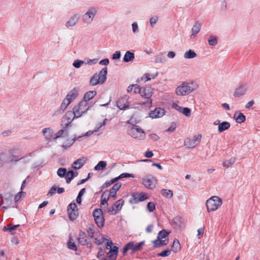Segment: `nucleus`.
Returning <instances> with one entry per match:
<instances>
[{"instance_id":"1","label":"nucleus","mask_w":260,"mask_h":260,"mask_svg":"<svg viewBox=\"0 0 260 260\" xmlns=\"http://www.w3.org/2000/svg\"><path fill=\"white\" fill-rule=\"evenodd\" d=\"M198 85L193 81H184L178 86L175 90V93L178 96H185L189 94L197 89Z\"/></svg>"},{"instance_id":"2","label":"nucleus","mask_w":260,"mask_h":260,"mask_svg":"<svg viewBox=\"0 0 260 260\" xmlns=\"http://www.w3.org/2000/svg\"><path fill=\"white\" fill-rule=\"evenodd\" d=\"M107 68L102 69L99 73H95L91 78L89 84L91 86L104 84L107 80Z\"/></svg>"},{"instance_id":"3","label":"nucleus","mask_w":260,"mask_h":260,"mask_svg":"<svg viewBox=\"0 0 260 260\" xmlns=\"http://www.w3.org/2000/svg\"><path fill=\"white\" fill-rule=\"evenodd\" d=\"M144 243V241H142L138 243H135L134 241L128 242L123 247L122 251L123 256H124L127 251L129 250H131L130 253L131 255H133L137 251L141 250L142 249Z\"/></svg>"},{"instance_id":"4","label":"nucleus","mask_w":260,"mask_h":260,"mask_svg":"<svg viewBox=\"0 0 260 260\" xmlns=\"http://www.w3.org/2000/svg\"><path fill=\"white\" fill-rule=\"evenodd\" d=\"M222 200L217 196H213L208 199L206 205L208 212L214 211L217 210L222 205Z\"/></svg>"},{"instance_id":"5","label":"nucleus","mask_w":260,"mask_h":260,"mask_svg":"<svg viewBox=\"0 0 260 260\" xmlns=\"http://www.w3.org/2000/svg\"><path fill=\"white\" fill-rule=\"evenodd\" d=\"M89 109L88 103L85 101H81L79 104L75 106L73 110L75 112V116L79 118L83 114L85 113Z\"/></svg>"},{"instance_id":"6","label":"nucleus","mask_w":260,"mask_h":260,"mask_svg":"<svg viewBox=\"0 0 260 260\" xmlns=\"http://www.w3.org/2000/svg\"><path fill=\"white\" fill-rule=\"evenodd\" d=\"M97 12L98 9L96 7H92L88 8L82 17L83 22L87 25L90 24L93 20Z\"/></svg>"},{"instance_id":"7","label":"nucleus","mask_w":260,"mask_h":260,"mask_svg":"<svg viewBox=\"0 0 260 260\" xmlns=\"http://www.w3.org/2000/svg\"><path fill=\"white\" fill-rule=\"evenodd\" d=\"M128 134L135 139L142 140L145 137V134L143 129L138 125H133L128 131Z\"/></svg>"},{"instance_id":"8","label":"nucleus","mask_w":260,"mask_h":260,"mask_svg":"<svg viewBox=\"0 0 260 260\" xmlns=\"http://www.w3.org/2000/svg\"><path fill=\"white\" fill-rule=\"evenodd\" d=\"M19 150L18 148H13L10 149L8 151V155L6 159V162L7 164L12 163L13 162H17L22 157H20L18 155Z\"/></svg>"},{"instance_id":"9","label":"nucleus","mask_w":260,"mask_h":260,"mask_svg":"<svg viewBox=\"0 0 260 260\" xmlns=\"http://www.w3.org/2000/svg\"><path fill=\"white\" fill-rule=\"evenodd\" d=\"M75 118L77 117L75 116V112L73 110L67 112L61 121V126H64V128H68L69 126H71V123Z\"/></svg>"},{"instance_id":"10","label":"nucleus","mask_w":260,"mask_h":260,"mask_svg":"<svg viewBox=\"0 0 260 260\" xmlns=\"http://www.w3.org/2000/svg\"><path fill=\"white\" fill-rule=\"evenodd\" d=\"M248 90V85L244 82L240 83L235 89L233 95L236 98H239L246 94Z\"/></svg>"},{"instance_id":"11","label":"nucleus","mask_w":260,"mask_h":260,"mask_svg":"<svg viewBox=\"0 0 260 260\" xmlns=\"http://www.w3.org/2000/svg\"><path fill=\"white\" fill-rule=\"evenodd\" d=\"M152 93L153 89L150 86L142 87L140 93L141 96L145 99L149 100L145 103V105H149L152 104V100H150V99L152 96Z\"/></svg>"},{"instance_id":"12","label":"nucleus","mask_w":260,"mask_h":260,"mask_svg":"<svg viewBox=\"0 0 260 260\" xmlns=\"http://www.w3.org/2000/svg\"><path fill=\"white\" fill-rule=\"evenodd\" d=\"M113 243L111 241L107 242V246L110 247V251L107 253V260H116L118 251V247L114 246L112 247Z\"/></svg>"},{"instance_id":"13","label":"nucleus","mask_w":260,"mask_h":260,"mask_svg":"<svg viewBox=\"0 0 260 260\" xmlns=\"http://www.w3.org/2000/svg\"><path fill=\"white\" fill-rule=\"evenodd\" d=\"M147 198L148 197L145 193H133L132 198L129 200V202L131 204H137L146 200Z\"/></svg>"},{"instance_id":"14","label":"nucleus","mask_w":260,"mask_h":260,"mask_svg":"<svg viewBox=\"0 0 260 260\" xmlns=\"http://www.w3.org/2000/svg\"><path fill=\"white\" fill-rule=\"evenodd\" d=\"M201 135L194 137L193 139L187 138L184 140V145L188 148L195 147L201 141Z\"/></svg>"},{"instance_id":"15","label":"nucleus","mask_w":260,"mask_h":260,"mask_svg":"<svg viewBox=\"0 0 260 260\" xmlns=\"http://www.w3.org/2000/svg\"><path fill=\"white\" fill-rule=\"evenodd\" d=\"M143 184L149 189H152L155 187V178L151 175H147L143 178Z\"/></svg>"},{"instance_id":"16","label":"nucleus","mask_w":260,"mask_h":260,"mask_svg":"<svg viewBox=\"0 0 260 260\" xmlns=\"http://www.w3.org/2000/svg\"><path fill=\"white\" fill-rule=\"evenodd\" d=\"M78 241L81 245H86L88 248L92 247V243L90 242H87V236L85 232L80 231L79 233Z\"/></svg>"},{"instance_id":"17","label":"nucleus","mask_w":260,"mask_h":260,"mask_svg":"<svg viewBox=\"0 0 260 260\" xmlns=\"http://www.w3.org/2000/svg\"><path fill=\"white\" fill-rule=\"evenodd\" d=\"M124 204V201L122 199H120L117 201L112 206L110 207L108 211L109 212L114 211L113 213V215L117 214L122 208Z\"/></svg>"},{"instance_id":"18","label":"nucleus","mask_w":260,"mask_h":260,"mask_svg":"<svg viewBox=\"0 0 260 260\" xmlns=\"http://www.w3.org/2000/svg\"><path fill=\"white\" fill-rule=\"evenodd\" d=\"M165 114V110L161 108H156L151 111L149 114V117L152 118H158L162 117Z\"/></svg>"},{"instance_id":"19","label":"nucleus","mask_w":260,"mask_h":260,"mask_svg":"<svg viewBox=\"0 0 260 260\" xmlns=\"http://www.w3.org/2000/svg\"><path fill=\"white\" fill-rule=\"evenodd\" d=\"M78 90L74 88L71 90L67 95L66 99L68 101V104H70L72 101L76 99L78 96Z\"/></svg>"},{"instance_id":"20","label":"nucleus","mask_w":260,"mask_h":260,"mask_svg":"<svg viewBox=\"0 0 260 260\" xmlns=\"http://www.w3.org/2000/svg\"><path fill=\"white\" fill-rule=\"evenodd\" d=\"M169 243V239H165L164 240L157 238L155 240L152 241L153 248L161 247L167 245Z\"/></svg>"},{"instance_id":"21","label":"nucleus","mask_w":260,"mask_h":260,"mask_svg":"<svg viewBox=\"0 0 260 260\" xmlns=\"http://www.w3.org/2000/svg\"><path fill=\"white\" fill-rule=\"evenodd\" d=\"M121 186V183L120 182H118L116 183H115L113 187L110 189L109 190V197H111V198H113L114 199H115L116 193L117 191L119 189V188Z\"/></svg>"},{"instance_id":"22","label":"nucleus","mask_w":260,"mask_h":260,"mask_svg":"<svg viewBox=\"0 0 260 260\" xmlns=\"http://www.w3.org/2000/svg\"><path fill=\"white\" fill-rule=\"evenodd\" d=\"M86 162V158L82 157L77 159L72 164V167L74 169H80Z\"/></svg>"},{"instance_id":"23","label":"nucleus","mask_w":260,"mask_h":260,"mask_svg":"<svg viewBox=\"0 0 260 260\" xmlns=\"http://www.w3.org/2000/svg\"><path fill=\"white\" fill-rule=\"evenodd\" d=\"M201 28V23L196 21L191 29L192 34L190 36L191 38H194L200 32Z\"/></svg>"},{"instance_id":"24","label":"nucleus","mask_w":260,"mask_h":260,"mask_svg":"<svg viewBox=\"0 0 260 260\" xmlns=\"http://www.w3.org/2000/svg\"><path fill=\"white\" fill-rule=\"evenodd\" d=\"M43 135L47 140H50L53 137V131L50 127L45 128L42 131Z\"/></svg>"},{"instance_id":"25","label":"nucleus","mask_w":260,"mask_h":260,"mask_svg":"<svg viewBox=\"0 0 260 260\" xmlns=\"http://www.w3.org/2000/svg\"><path fill=\"white\" fill-rule=\"evenodd\" d=\"M79 20V16L74 15L66 23L67 27H72L76 25Z\"/></svg>"},{"instance_id":"26","label":"nucleus","mask_w":260,"mask_h":260,"mask_svg":"<svg viewBox=\"0 0 260 260\" xmlns=\"http://www.w3.org/2000/svg\"><path fill=\"white\" fill-rule=\"evenodd\" d=\"M117 106L120 110H126L129 108L128 103L124 99H120L117 102Z\"/></svg>"},{"instance_id":"27","label":"nucleus","mask_w":260,"mask_h":260,"mask_svg":"<svg viewBox=\"0 0 260 260\" xmlns=\"http://www.w3.org/2000/svg\"><path fill=\"white\" fill-rule=\"evenodd\" d=\"M96 94V91L95 90H91L86 92L84 94L83 100L82 101H85L87 103L88 101L94 97Z\"/></svg>"},{"instance_id":"28","label":"nucleus","mask_w":260,"mask_h":260,"mask_svg":"<svg viewBox=\"0 0 260 260\" xmlns=\"http://www.w3.org/2000/svg\"><path fill=\"white\" fill-rule=\"evenodd\" d=\"M173 223L175 228H181L183 226V219L180 216H177L173 219Z\"/></svg>"},{"instance_id":"29","label":"nucleus","mask_w":260,"mask_h":260,"mask_svg":"<svg viewBox=\"0 0 260 260\" xmlns=\"http://www.w3.org/2000/svg\"><path fill=\"white\" fill-rule=\"evenodd\" d=\"M62 127V129L59 130L56 134H55V136L53 137L54 139L63 137L68 134L67 128H64V126H63Z\"/></svg>"},{"instance_id":"30","label":"nucleus","mask_w":260,"mask_h":260,"mask_svg":"<svg viewBox=\"0 0 260 260\" xmlns=\"http://www.w3.org/2000/svg\"><path fill=\"white\" fill-rule=\"evenodd\" d=\"M135 58V54L134 53L127 51L125 52L123 60L125 62H128L129 61H132Z\"/></svg>"},{"instance_id":"31","label":"nucleus","mask_w":260,"mask_h":260,"mask_svg":"<svg viewBox=\"0 0 260 260\" xmlns=\"http://www.w3.org/2000/svg\"><path fill=\"white\" fill-rule=\"evenodd\" d=\"M230 127V123L227 121H223L219 124L218 131L219 133H221L228 129Z\"/></svg>"},{"instance_id":"32","label":"nucleus","mask_w":260,"mask_h":260,"mask_svg":"<svg viewBox=\"0 0 260 260\" xmlns=\"http://www.w3.org/2000/svg\"><path fill=\"white\" fill-rule=\"evenodd\" d=\"M234 118L237 123H241L245 121V115L242 113H239L238 114H235Z\"/></svg>"},{"instance_id":"33","label":"nucleus","mask_w":260,"mask_h":260,"mask_svg":"<svg viewBox=\"0 0 260 260\" xmlns=\"http://www.w3.org/2000/svg\"><path fill=\"white\" fill-rule=\"evenodd\" d=\"M197 53L192 50L189 49L184 54V58L185 59H191L197 56Z\"/></svg>"},{"instance_id":"34","label":"nucleus","mask_w":260,"mask_h":260,"mask_svg":"<svg viewBox=\"0 0 260 260\" xmlns=\"http://www.w3.org/2000/svg\"><path fill=\"white\" fill-rule=\"evenodd\" d=\"M167 61V59L165 56L162 53H159L155 56V62L156 63H165Z\"/></svg>"},{"instance_id":"35","label":"nucleus","mask_w":260,"mask_h":260,"mask_svg":"<svg viewBox=\"0 0 260 260\" xmlns=\"http://www.w3.org/2000/svg\"><path fill=\"white\" fill-rule=\"evenodd\" d=\"M95 223L99 228H102L104 225L105 218L103 215L94 218Z\"/></svg>"},{"instance_id":"36","label":"nucleus","mask_w":260,"mask_h":260,"mask_svg":"<svg viewBox=\"0 0 260 260\" xmlns=\"http://www.w3.org/2000/svg\"><path fill=\"white\" fill-rule=\"evenodd\" d=\"M180 249L179 241L178 239H175L172 245V250L175 252H177Z\"/></svg>"},{"instance_id":"37","label":"nucleus","mask_w":260,"mask_h":260,"mask_svg":"<svg viewBox=\"0 0 260 260\" xmlns=\"http://www.w3.org/2000/svg\"><path fill=\"white\" fill-rule=\"evenodd\" d=\"M107 120V119H105L104 121L102 122V123H101L99 126L94 131H88L87 132H86V133L85 134V136L86 137H89L90 136H91L92 134H94L95 133L98 132L99 131V129L101 128V127H102V126H104L105 124H106V121Z\"/></svg>"},{"instance_id":"38","label":"nucleus","mask_w":260,"mask_h":260,"mask_svg":"<svg viewBox=\"0 0 260 260\" xmlns=\"http://www.w3.org/2000/svg\"><path fill=\"white\" fill-rule=\"evenodd\" d=\"M74 174V172L72 170L68 171L67 174L66 175V182L67 183H70L75 176Z\"/></svg>"},{"instance_id":"39","label":"nucleus","mask_w":260,"mask_h":260,"mask_svg":"<svg viewBox=\"0 0 260 260\" xmlns=\"http://www.w3.org/2000/svg\"><path fill=\"white\" fill-rule=\"evenodd\" d=\"M68 213L69 216V218L72 221L76 219L78 216V210L68 211Z\"/></svg>"},{"instance_id":"40","label":"nucleus","mask_w":260,"mask_h":260,"mask_svg":"<svg viewBox=\"0 0 260 260\" xmlns=\"http://www.w3.org/2000/svg\"><path fill=\"white\" fill-rule=\"evenodd\" d=\"M107 164L106 161H100L99 163L94 167V170L96 171H99L104 169L106 167Z\"/></svg>"},{"instance_id":"41","label":"nucleus","mask_w":260,"mask_h":260,"mask_svg":"<svg viewBox=\"0 0 260 260\" xmlns=\"http://www.w3.org/2000/svg\"><path fill=\"white\" fill-rule=\"evenodd\" d=\"M161 194L167 198H171L173 194V191L171 190L162 189L161 191Z\"/></svg>"},{"instance_id":"42","label":"nucleus","mask_w":260,"mask_h":260,"mask_svg":"<svg viewBox=\"0 0 260 260\" xmlns=\"http://www.w3.org/2000/svg\"><path fill=\"white\" fill-rule=\"evenodd\" d=\"M169 233L167 232L166 230H162L159 232L157 234V238L162 239H165L169 235Z\"/></svg>"},{"instance_id":"43","label":"nucleus","mask_w":260,"mask_h":260,"mask_svg":"<svg viewBox=\"0 0 260 260\" xmlns=\"http://www.w3.org/2000/svg\"><path fill=\"white\" fill-rule=\"evenodd\" d=\"M67 169L64 168H60L57 171V174L60 177H66V175L67 174Z\"/></svg>"},{"instance_id":"44","label":"nucleus","mask_w":260,"mask_h":260,"mask_svg":"<svg viewBox=\"0 0 260 260\" xmlns=\"http://www.w3.org/2000/svg\"><path fill=\"white\" fill-rule=\"evenodd\" d=\"M236 161L235 158H231L229 160L224 161L223 163V166L228 168L232 165Z\"/></svg>"},{"instance_id":"45","label":"nucleus","mask_w":260,"mask_h":260,"mask_svg":"<svg viewBox=\"0 0 260 260\" xmlns=\"http://www.w3.org/2000/svg\"><path fill=\"white\" fill-rule=\"evenodd\" d=\"M68 248L70 249L76 251L77 250V246L74 242H72V240L71 239H70L69 242H68Z\"/></svg>"},{"instance_id":"46","label":"nucleus","mask_w":260,"mask_h":260,"mask_svg":"<svg viewBox=\"0 0 260 260\" xmlns=\"http://www.w3.org/2000/svg\"><path fill=\"white\" fill-rule=\"evenodd\" d=\"M103 215V212L101 209H95L92 212V215L94 218L102 216Z\"/></svg>"},{"instance_id":"47","label":"nucleus","mask_w":260,"mask_h":260,"mask_svg":"<svg viewBox=\"0 0 260 260\" xmlns=\"http://www.w3.org/2000/svg\"><path fill=\"white\" fill-rule=\"evenodd\" d=\"M84 63V61L76 59L73 63V66L76 68H79Z\"/></svg>"},{"instance_id":"48","label":"nucleus","mask_w":260,"mask_h":260,"mask_svg":"<svg viewBox=\"0 0 260 260\" xmlns=\"http://www.w3.org/2000/svg\"><path fill=\"white\" fill-rule=\"evenodd\" d=\"M158 20V17L157 16H153L150 18L149 22L150 25L152 27H154Z\"/></svg>"},{"instance_id":"49","label":"nucleus","mask_w":260,"mask_h":260,"mask_svg":"<svg viewBox=\"0 0 260 260\" xmlns=\"http://www.w3.org/2000/svg\"><path fill=\"white\" fill-rule=\"evenodd\" d=\"M94 243L97 245H99L102 244L106 240H107V239L105 238L104 236H102L101 239L94 238Z\"/></svg>"},{"instance_id":"50","label":"nucleus","mask_w":260,"mask_h":260,"mask_svg":"<svg viewBox=\"0 0 260 260\" xmlns=\"http://www.w3.org/2000/svg\"><path fill=\"white\" fill-rule=\"evenodd\" d=\"M99 251L97 254V257L100 260H107V258L104 257V252L102 248H99Z\"/></svg>"},{"instance_id":"51","label":"nucleus","mask_w":260,"mask_h":260,"mask_svg":"<svg viewBox=\"0 0 260 260\" xmlns=\"http://www.w3.org/2000/svg\"><path fill=\"white\" fill-rule=\"evenodd\" d=\"M208 43L211 46H215L217 44V39L213 36L210 37L208 40Z\"/></svg>"},{"instance_id":"52","label":"nucleus","mask_w":260,"mask_h":260,"mask_svg":"<svg viewBox=\"0 0 260 260\" xmlns=\"http://www.w3.org/2000/svg\"><path fill=\"white\" fill-rule=\"evenodd\" d=\"M181 113H183L186 117H189L191 115V110L188 108H183Z\"/></svg>"},{"instance_id":"53","label":"nucleus","mask_w":260,"mask_h":260,"mask_svg":"<svg viewBox=\"0 0 260 260\" xmlns=\"http://www.w3.org/2000/svg\"><path fill=\"white\" fill-rule=\"evenodd\" d=\"M171 249H167L165 250L162 251L160 253H158L157 255L158 256H162V257H165L171 254Z\"/></svg>"},{"instance_id":"54","label":"nucleus","mask_w":260,"mask_h":260,"mask_svg":"<svg viewBox=\"0 0 260 260\" xmlns=\"http://www.w3.org/2000/svg\"><path fill=\"white\" fill-rule=\"evenodd\" d=\"M147 209L150 212H153L155 209L154 203L153 202H149L147 205Z\"/></svg>"},{"instance_id":"55","label":"nucleus","mask_w":260,"mask_h":260,"mask_svg":"<svg viewBox=\"0 0 260 260\" xmlns=\"http://www.w3.org/2000/svg\"><path fill=\"white\" fill-rule=\"evenodd\" d=\"M69 104H68V101L64 99L60 105V109L63 111L66 110Z\"/></svg>"},{"instance_id":"56","label":"nucleus","mask_w":260,"mask_h":260,"mask_svg":"<svg viewBox=\"0 0 260 260\" xmlns=\"http://www.w3.org/2000/svg\"><path fill=\"white\" fill-rule=\"evenodd\" d=\"M126 177L134 178L135 176H134V175L133 174H129V173H122L121 174H120L119 176V178H120V179L124 178H126Z\"/></svg>"},{"instance_id":"57","label":"nucleus","mask_w":260,"mask_h":260,"mask_svg":"<svg viewBox=\"0 0 260 260\" xmlns=\"http://www.w3.org/2000/svg\"><path fill=\"white\" fill-rule=\"evenodd\" d=\"M75 210H78L76 203H72L69 205L68 207V211H73Z\"/></svg>"},{"instance_id":"58","label":"nucleus","mask_w":260,"mask_h":260,"mask_svg":"<svg viewBox=\"0 0 260 260\" xmlns=\"http://www.w3.org/2000/svg\"><path fill=\"white\" fill-rule=\"evenodd\" d=\"M132 30L134 34L138 33L139 32V27L137 22H134L132 24Z\"/></svg>"},{"instance_id":"59","label":"nucleus","mask_w":260,"mask_h":260,"mask_svg":"<svg viewBox=\"0 0 260 260\" xmlns=\"http://www.w3.org/2000/svg\"><path fill=\"white\" fill-rule=\"evenodd\" d=\"M57 190V187L55 185H53L49 190L48 192V195L52 196L54 194Z\"/></svg>"},{"instance_id":"60","label":"nucleus","mask_w":260,"mask_h":260,"mask_svg":"<svg viewBox=\"0 0 260 260\" xmlns=\"http://www.w3.org/2000/svg\"><path fill=\"white\" fill-rule=\"evenodd\" d=\"M121 56V53L120 51H116L113 55L112 58L114 60L118 59Z\"/></svg>"},{"instance_id":"61","label":"nucleus","mask_w":260,"mask_h":260,"mask_svg":"<svg viewBox=\"0 0 260 260\" xmlns=\"http://www.w3.org/2000/svg\"><path fill=\"white\" fill-rule=\"evenodd\" d=\"M134 88H133V91L134 93H140V91L141 90L142 87H140V86H139L137 84H133Z\"/></svg>"},{"instance_id":"62","label":"nucleus","mask_w":260,"mask_h":260,"mask_svg":"<svg viewBox=\"0 0 260 260\" xmlns=\"http://www.w3.org/2000/svg\"><path fill=\"white\" fill-rule=\"evenodd\" d=\"M19 226V224H17V225H15L13 226H12L11 225L10 226V227H9L8 229H9V231L10 232V233H11V235H14L15 234V230L16 229V228L17 227Z\"/></svg>"},{"instance_id":"63","label":"nucleus","mask_w":260,"mask_h":260,"mask_svg":"<svg viewBox=\"0 0 260 260\" xmlns=\"http://www.w3.org/2000/svg\"><path fill=\"white\" fill-rule=\"evenodd\" d=\"M98 61V59H95V58L92 59H88L87 60V61L86 62L84 61V63L88 64H95L96 63H97Z\"/></svg>"},{"instance_id":"64","label":"nucleus","mask_w":260,"mask_h":260,"mask_svg":"<svg viewBox=\"0 0 260 260\" xmlns=\"http://www.w3.org/2000/svg\"><path fill=\"white\" fill-rule=\"evenodd\" d=\"M151 79L150 75L149 74H146L141 77V80L144 81V82L149 81Z\"/></svg>"}]
</instances>
